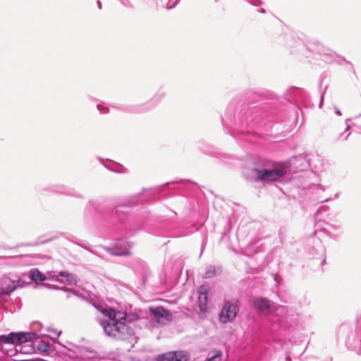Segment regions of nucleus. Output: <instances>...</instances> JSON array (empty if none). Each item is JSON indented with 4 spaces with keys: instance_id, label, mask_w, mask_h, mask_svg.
<instances>
[{
    "instance_id": "23",
    "label": "nucleus",
    "mask_w": 361,
    "mask_h": 361,
    "mask_svg": "<svg viewBox=\"0 0 361 361\" xmlns=\"http://www.w3.org/2000/svg\"><path fill=\"white\" fill-rule=\"evenodd\" d=\"M113 170L118 173H125L126 171V169L119 164L116 165V168L114 169Z\"/></svg>"
},
{
    "instance_id": "20",
    "label": "nucleus",
    "mask_w": 361,
    "mask_h": 361,
    "mask_svg": "<svg viewBox=\"0 0 361 361\" xmlns=\"http://www.w3.org/2000/svg\"><path fill=\"white\" fill-rule=\"evenodd\" d=\"M97 109L101 114H106L109 112V108L103 104H97Z\"/></svg>"
},
{
    "instance_id": "26",
    "label": "nucleus",
    "mask_w": 361,
    "mask_h": 361,
    "mask_svg": "<svg viewBox=\"0 0 361 361\" xmlns=\"http://www.w3.org/2000/svg\"><path fill=\"white\" fill-rule=\"evenodd\" d=\"M22 361H46V360L41 359V358H37V359H31V360H24Z\"/></svg>"
},
{
    "instance_id": "5",
    "label": "nucleus",
    "mask_w": 361,
    "mask_h": 361,
    "mask_svg": "<svg viewBox=\"0 0 361 361\" xmlns=\"http://www.w3.org/2000/svg\"><path fill=\"white\" fill-rule=\"evenodd\" d=\"M238 311L236 305L229 301L226 302L220 312L219 321L224 324L232 322L235 318Z\"/></svg>"
},
{
    "instance_id": "14",
    "label": "nucleus",
    "mask_w": 361,
    "mask_h": 361,
    "mask_svg": "<svg viewBox=\"0 0 361 361\" xmlns=\"http://www.w3.org/2000/svg\"><path fill=\"white\" fill-rule=\"evenodd\" d=\"M199 308L202 312H204L207 310V296L199 295Z\"/></svg>"
},
{
    "instance_id": "15",
    "label": "nucleus",
    "mask_w": 361,
    "mask_h": 361,
    "mask_svg": "<svg viewBox=\"0 0 361 361\" xmlns=\"http://www.w3.org/2000/svg\"><path fill=\"white\" fill-rule=\"evenodd\" d=\"M59 275L63 277H65L66 281L67 282H68L70 284H75L76 283V279L73 274H69L66 271H61L59 273Z\"/></svg>"
},
{
    "instance_id": "12",
    "label": "nucleus",
    "mask_w": 361,
    "mask_h": 361,
    "mask_svg": "<svg viewBox=\"0 0 361 361\" xmlns=\"http://www.w3.org/2000/svg\"><path fill=\"white\" fill-rule=\"evenodd\" d=\"M347 345L353 350H359L361 349V335L356 336L352 335L349 336L347 341Z\"/></svg>"
},
{
    "instance_id": "31",
    "label": "nucleus",
    "mask_w": 361,
    "mask_h": 361,
    "mask_svg": "<svg viewBox=\"0 0 361 361\" xmlns=\"http://www.w3.org/2000/svg\"><path fill=\"white\" fill-rule=\"evenodd\" d=\"M260 13H266V10L264 8H262V10L259 11Z\"/></svg>"
},
{
    "instance_id": "24",
    "label": "nucleus",
    "mask_w": 361,
    "mask_h": 361,
    "mask_svg": "<svg viewBox=\"0 0 361 361\" xmlns=\"http://www.w3.org/2000/svg\"><path fill=\"white\" fill-rule=\"evenodd\" d=\"M111 254L114 255L121 256L128 255L129 252L128 250L115 251L114 252H111Z\"/></svg>"
},
{
    "instance_id": "17",
    "label": "nucleus",
    "mask_w": 361,
    "mask_h": 361,
    "mask_svg": "<svg viewBox=\"0 0 361 361\" xmlns=\"http://www.w3.org/2000/svg\"><path fill=\"white\" fill-rule=\"evenodd\" d=\"M216 270L214 267H209L204 274L203 275V278L209 279L214 276L216 275Z\"/></svg>"
},
{
    "instance_id": "1",
    "label": "nucleus",
    "mask_w": 361,
    "mask_h": 361,
    "mask_svg": "<svg viewBox=\"0 0 361 361\" xmlns=\"http://www.w3.org/2000/svg\"><path fill=\"white\" fill-rule=\"evenodd\" d=\"M94 307L105 317L99 323L106 335L118 340H128L134 335L133 329L126 323V313L100 305Z\"/></svg>"
},
{
    "instance_id": "34",
    "label": "nucleus",
    "mask_w": 361,
    "mask_h": 361,
    "mask_svg": "<svg viewBox=\"0 0 361 361\" xmlns=\"http://www.w3.org/2000/svg\"><path fill=\"white\" fill-rule=\"evenodd\" d=\"M328 200H329V199H325L323 202H326Z\"/></svg>"
},
{
    "instance_id": "11",
    "label": "nucleus",
    "mask_w": 361,
    "mask_h": 361,
    "mask_svg": "<svg viewBox=\"0 0 361 361\" xmlns=\"http://www.w3.org/2000/svg\"><path fill=\"white\" fill-rule=\"evenodd\" d=\"M34 345L36 348V353L44 354L49 351L51 345L48 338L38 340V337L34 340Z\"/></svg>"
},
{
    "instance_id": "22",
    "label": "nucleus",
    "mask_w": 361,
    "mask_h": 361,
    "mask_svg": "<svg viewBox=\"0 0 361 361\" xmlns=\"http://www.w3.org/2000/svg\"><path fill=\"white\" fill-rule=\"evenodd\" d=\"M180 0H169V5L167 6L168 9H172L179 2Z\"/></svg>"
},
{
    "instance_id": "27",
    "label": "nucleus",
    "mask_w": 361,
    "mask_h": 361,
    "mask_svg": "<svg viewBox=\"0 0 361 361\" xmlns=\"http://www.w3.org/2000/svg\"><path fill=\"white\" fill-rule=\"evenodd\" d=\"M335 113L338 116H341V111L338 108H335Z\"/></svg>"
},
{
    "instance_id": "6",
    "label": "nucleus",
    "mask_w": 361,
    "mask_h": 361,
    "mask_svg": "<svg viewBox=\"0 0 361 361\" xmlns=\"http://www.w3.org/2000/svg\"><path fill=\"white\" fill-rule=\"evenodd\" d=\"M35 334L34 337L25 342H17L16 344V351L20 352L23 354L30 355L36 353V348L34 345V340L37 338V334L33 331H28Z\"/></svg>"
},
{
    "instance_id": "7",
    "label": "nucleus",
    "mask_w": 361,
    "mask_h": 361,
    "mask_svg": "<svg viewBox=\"0 0 361 361\" xmlns=\"http://www.w3.org/2000/svg\"><path fill=\"white\" fill-rule=\"evenodd\" d=\"M322 231L329 238L338 240L343 234V230L340 225L324 222Z\"/></svg>"
},
{
    "instance_id": "16",
    "label": "nucleus",
    "mask_w": 361,
    "mask_h": 361,
    "mask_svg": "<svg viewBox=\"0 0 361 361\" xmlns=\"http://www.w3.org/2000/svg\"><path fill=\"white\" fill-rule=\"evenodd\" d=\"M222 352L221 350H216L213 355L207 358L205 361H222Z\"/></svg>"
},
{
    "instance_id": "3",
    "label": "nucleus",
    "mask_w": 361,
    "mask_h": 361,
    "mask_svg": "<svg viewBox=\"0 0 361 361\" xmlns=\"http://www.w3.org/2000/svg\"><path fill=\"white\" fill-rule=\"evenodd\" d=\"M253 307L264 315H272L274 312L283 314L285 309L283 307L276 305L266 298H257L252 301Z\"/></svg>"
},
{
    "instance_id": "28",
    "label": "nucleus",
    "mask_w": 361,
    "mask_h": 361,
    "mask_svg": "<svg viewBox=\"0 0 361 361\" xmlns=\"http://www.w3.org/2000/svg\"><path fill=\"white\" fill-rule=\"evenodd\" d=\"M97 4L98 8L99 9H102V3H101V1L99 0H97Z\"/></svg>"
},
{
    "instance_id": "13",
    "label": "nucleus",
    "mask_w": 361,
    "mask_h": 361,
    "mask_svg": "<svg viewBox=\"0 0 361 361\" xmlns=\"http://www.w3.org/2000/svg\"><path fill=\"white\" fill-rule=\"evenodd\" d=\"M30 273L31 280L35 282H42L47 279L46 276L37 269H32Z\"/></svg>"
},
{
    "instance_id": "25",
    "label": "nucleus",
    "mask_w": 361,
    "mask_h": 361,
    "mask_svg": "<svg viewBox=\"0 0 361 361\" xmlns=\"http://www.w3.org/2000/svg\"><path fill=\"white\" fill-rule=\"evenodd\" d=\"M118 1L125 6H130V2L129 0H118Z\"/></svg>"
},
{
    "instance_id": "18",
    "label": "nucleus",
    "mask_w": 361,
    "mask_h": 361,
    "mask_svg": "<svg viewBox=\"0 0 361 361\" xmlns=\"http://www.w3.org/2000/svg\"><path fill=\"white\" fill-rule=\"evenodd\" d=\"M139 197H140V195H134V196L131 197L130 200H128L124 203V204L127 205V206L135 205L139 202V200H138Z\"/></svg>"
},
{
    "instance_id": "21",
    "label": "nucleus",
    "mask_w": 361,
    "mask_h": 361,
    "mask_svg": "<svg viewBox=\"0 0 361 361\" xmlns=\"http://www.w3.org/2000/svg\"><path fill=\"white\" fill-rule=\"evenodd\" d=\"M250 5L254 6H259L264 4V2L262 0H245Z\"/></svg>"
},
{
    "instance_id": "33",
    "label": "nucleus",
    "mask_w": 361,
    "mask_h": 361,
    "mask_svg": "<svg viewBox=\"0 0 361 361\" xmlns=\"http://www.w3.org/2000/svg\"><path fill=\"white\" fill-rule=\"evenodd\" d=\"M335 197H338V193H336V194L335 195Z\"/></svg>"
},
{
    "instance_id": "19",
    "label": "nucleus",
    "mask_w": 361,
    "mask_h": 361,
    "mask_svg": "<svg viewBox=\"0 0 361 361\" xmlns=\"http://www.w3.org/2000/svg\"><path fill=\"white\" fill-rule=\"evenodd\" d=\"M199 295L207 296L209 293V288L207 285H202L198 289Z\"/></svg>"
},
{
    "instance_id": "29",
    "label": "nucleus",
    "mask_w": 361,
    "mask_h": 361,
    "mask_svg": "<svg viewBox=\"0 0 361 361\" xmlns=\"http://www.w3.org/2000/svg\"><path fill=\"white\" fill-rule=\"evenodd\" d=\"M160 99H161V98H159V99H157V100L156 101V102H154V100L155 99H152V101H150V102H153V105H152V106H155V105L158 103V102L160 100Z\"/></svg>"
},
{
    "instance_id": "9",
    "label": "nucleus",
    "mask_w": 361,
    "mask_h": 361,
    "mask_svg": "<svg viewBox=\"0 0 361 361\" xmlns=\"http://www.w3.org/2000/svg\"><path fill=\"white\" fill-rule=\"evenodd\" d=\"M149 311L159 323L164 324V322H169L171 319V314L161 307H152Z\"/></svg>"
},
{
    "instance_id": "2",
    "label": "nucleus",
    "mask_w": 361,
    "mask_h": 361,
    "mask_svg": "<svg viewBox=\"0 0 361 361\" xmlns=\"http://www.w3.org/2000/svg\"><path fill=\"white\" fill-rule=\"evenodd\" d=\"M251 173L252 178L257 181L274 182L283 177L287 173V169L285 168H253L251 170Z\"/></svg>"
},
{
    "instance_id": "30",
    "label": "nucleus",
    "mask_w": 361,
    "mask_h": 361,
    "mask_svg": "<svg viewBox=\"0 0 361 361\" xmlns=\"http://www.w3.org/2000/svg\"><path fill=\"white\" fill-rule=\"evenodd\" d=\"M322 104H323V96H322V99H321V102H320V104H319V107H322Z\"/></svg>"
},
{
    "instance_id": "4",
    "label": "nucleus",
    "mask_w": 361,
    "mask_h": 361,
    "mask_svg": "<svg viewBox=\"0 0 361 361\" xmlns=\"http://www.w3.org/2000/svg\"><path fill=\"white\" fill-rule=\"evenodd\" d=\"M32 333L11 332L8 335L0 336V352L4 353L6 344H16L17 342H25L34 337Z\"/></svg>"
},
{
    "instance_id": "32",
    "label": "nucleus",
    "mask_w": 361,
    "mask_h": 361,
    "mask_svg": "<svg viewBox=\"0 0 361 361\" xmlns=\"http://www.w3.org/2000/svg\"><path fill=\"white\" fill-rule=\"evenodd\" d=\"M119 243V244H121V245H122V244H126V243H124V242H120V243Z\"/></svg>"
},
{
    "instance_id": "8",
    "label": "nucleus",
    "mask_w": 361,
    "mask_h": 361,
    "mask_svg": "<svg viewBox=\"0 0 361 361\" xmlns=\"http://www.w3.org/2000/svg\"><path fill=\"white\" fill-rule=\"evenodd\" d=\"M188 355L185 351H174L159 356L157 361H188Z\"/></svg>"
},
{
    "instance_id": "10",
    "label": "nucleus",
    "mask_w": 361,
    "mask_h": 361,
    "mask_svg": "<svg viewBox=\"0 0 361 361\" xmlns=\"http://www.w3.org/2000/svg\"><path fill=\"white\" fill-rule=\"evenodd\" d=\"M23 282L20 279H7L4 282V286L1 289V293L8 295L18 288L23 287Z\"/></svg>"
}]
</instances>
